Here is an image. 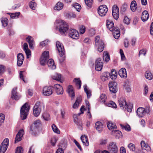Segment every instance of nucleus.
Segmentation results:
<instances>
[{"label":"nucleus","mask_w":153,"mask_h":153,"mask_svg":"<svg viewBox=\"0 0 153 153\" xmlns=\"http://www.w3.org/2000/svg\"><path fill=\"white\" fill-rule=\"evenodd\" d=\"M30 106L28 103L26 102L21 107L20 109V117L22 120L26 119L28 114Z\"/></svg>","instance_id":"obj_1"},{"label":"nucleus","mask_w":153,"mask_h":153,"mask_svg":"<svg viewBox=\"0 0 153 153\" xmlns=\"http://www.w3.org/2000/svg\"><path fill=\"white\" fill-rule=\"evenodd\" d=\"M45 107L44 104L40 102H37L33 107V113L35 117H38L40 114L42 108Z\"/></svg>","instance_id":"obj_2"},{"label":"nucleus","mask_w":153,"mask_h":153,"mask_svg":"<svg viewBox=\"0 0 153 153\" xmlns=\"http://www.w3.org/2000/svg\"><path fill=\"white\" fill-rule=\"evenodd\" d=\"M68 28V26L66 22L63 20H61L59 22V31L62 35H65Z\"/></svg>","instance_id":"obj_3"},{"label":"nucleus","mask_w":153,"mask_h":153,"mask_svg":"<svg viewBox=\"0 0 153 153\" xmlns=\"http://www.w3.org/2000/svg\"><path fill=\"white\" fill-rule=\"evenodd\" d=\"M104 43L100 39L99 36H97L95 38V45L97 48L98 51L101 52L104 50Z\"/></svg>","instance_id":"obj_4"},{"label":"nucleus","mask_w":153,"mask_h":153,"mask_svg":"<svg viewBox=\"0 0 153 153\" xmlns=\"http://www.w3.org/2000/svg\"><path fill=\"white\" fill-rule=\"evenodd\" d=\"M108 151L110 153H118V149L115 142H110L108 147Z\"/></svg>","instance_id":"obj_5"},{"label":"nucleus","mask_w":153,"mask_h":153,"mask_svg":"<svg viewBox=\"0 0 153 153\" xmlns=\"http://www.w3.org/2000/svg\"><path fill=\"white\" fill-rule=\"evenodd\" d=\"M41 123L39 120H37L35 121L30 127V133L32 134L35 135Z\"/></svg>","instance_id":"obj_6"},{"label":"nucleus","mask_w":153,"mask_h":153,"mask_svg":"<svg viewBox=\"0 0 153 153\" xmlns=\"http://www.w3.org/2000/svg\"><path fill=\"white\" fill-rule=\"evenodd\" d=\"M49 58V52L48 51H45L42 53V56L40 60L41 65H44L47 63V60Z\"/></svg>","instance_id":"obj_7"},{"label":"nucleus","mask_w":153,"mask_h":153,"mask_svg":"<svg viewBox=\"0 0 153 153\" xmlns=\"http://www.w3.org/2000/svg\"><path fill=\"white\" fill-rule=\"evenodd\" d=\"M98 13L99 15L101 16H104L108 11V8L105 5H102L100 6L98 10Z\"/></svg>","instance_id":"obj_8"},{"label":"nucleus","mask_w":153,"mask_h":153,"mask_svg":"<svg viewBox=\"0 0 153 153\" xmlns=\"http://www.w3.org/2000/svg\"><path fill=\"white\" fill-rule=\"evenodd\" d=\"M56 45L60 56H63L65 54V51L63 45L59 42L57 41Z\"/></svg>","instance_id":"obj_9"},{"label":"nucleus","mask_w":153,"mask_h":153,"mask_svg":"<svg viewBox=\"0 0 153 153\" xmlns=\"http://www.w3.org/2000/svg\"><path fill=\"white\" fill-rule=\"evenodd\" d=\"M69 35L71 38L75 39H78L79 36L78 31L74 29H70Z\"/></svg>","instance_id":"obj_10"},{"label":"nucleus","mask_w":153,"mask_h":153,"mask_svg":"<svg viewBox=\"0 0 153 153\" xmlns=\"http://www.w3.org/2000/svg\"><path fill=\"white\" fill-rule=\"evenodd\" d=\"M103 63L100 58H98L95 61V69L97 71H101L102 68Z\"/></svg>","instance_id":"obj_11"},{"label":"nucleus","mask_w":153,"mask_h":153,"mask_svg":"<svg viewBox=\"0 0 153 153\" xmlns=\"http://www.w3.org/2000/svg\"><path fill=\"white\" fill-rule=\"evenodd\" d=\"M117 83L115 82H111L109 83L108 86L110 91L111 92L115 93L117 91Z\"/></svg>","instance_id":"obj_12"},{"label":"nucleus","mask_w":153,"mask_h":153,"mask_svg":"<svg viewBox=\"0 0 153 153\" xmlns=\"http://www.w3.org/2000/svg\"><path fill=\"white\" fill-rule=\"evenodd\" d=\"M112 15L114 18L117 20L119 17V10L118 7L116 5L113 6Z\"/></svg>","instance_id":"obj_13"},{"label":"nucleus","mask_w":153,"mask_h":153,"mask_svg":"<svg viewBox=\"0 0 153 153\" xmlns=\"http://www.w3.org/2000/svg\"><path fill=\"white\" fill-rule=\"evenodd\" d=\"M24 134V130L22 129H21L18 131V133L16 135L15 141V143H18L19 141L21 140L22 137Z\"/></svg>","instance_id":"obj_14"},{"label":"nucleus","mask_w":153,"mask_h":153,"mask_svg":"<svg viewBox=\"0 0 153 153\" xmlns=\"http://www.w3.org/2000/svg\"><path fill=\"white\" fill-rule=\"evenodd\" d=\"M67 91L69 96L71 97V99H73L75 97V93L73 87L71 85H69L68 86L67 89Z\"/></svg>","instance_id":"obj_15"},{"label":"nucleus","mask_w":153,"mask_h":153,"mask_svg":"<svg viewBox=\"0 0 153 153\" xmlns=\"http://www.w3.org/2000/svg\"><path fill=\"white\" fill-rule=\"evenodd\" d=\"M43 94L45 96H49L52 94V88L51 86H45L43 89Z\"/></svg>","instance_id":"obj_16"},{"label":"nucleus","mask_w":153,"mask_h":153,"mask_svg":"<svg viewBox=\"0 0 153 153\" xmlns=\"http://www.w3.org/2000/svg\"><path fill=\"white\" fill-rule=\"evenodd\" d=\"M55 91L58 95L62 94L63 93V90L62 87L60 85L56 84L53 86Z\"/></svg>","instance_id":"obj_17"},{"label":"nucleus","mask_w":153,"mask_h":153,"mask_svg":"<svg viewBox=\"0 0 153 153\" xmlns=\"http://www.w3.org/2000/svg\"><path fill=\"white\" fill-rule=\"evenodd\" d=\"M24 57L22 53H19L17 55V65L20 66L22 64Z\"/></svg>","instance_id":"obj_18"},{"label":"nucleus","mask_w":153,"mask_h":153,"mask_svg":"<svg viewBox=\"0 0 153 153\" xmlns=\"http://www.w3.org/2000/svg\"><path fill=\"white\" fill-rule=\"evenodd\" d=\"M17 88L15 87L13 88L12 91L11 98L15 100H19L20 97V96L17 95L16 92Z\"/></svg>","instance_id":"obj_19"},{"label":"nucleus","mask_w":153,"mask_h":153,"mask_svg":"<svg viewBox=\"0 0 153 153\" xmlns=\"http://www.w3.org/2000/svg\"><path fill=\"white\" fill-rule=\"evenodd\" d=\"M26 41L28 43L29 46L31 49H33V45L34 43L33 38L31 36H29L26 38Z\"/></svg>","instance_id":"obj_20"},{"label":"nucleus","mask_w":153,"mask_h":153,"mask_svg":"<svg viewBox=\"0 0 153 153\" xmlns=\"http://www.w3.org/2000/svg\"><path fill=\"white\" fill-rule=\"evenodd\" d=\"M119 103L121 108L125 109V107L127 104L125 98L123 97H121L119 100Z\"/></svg>","instance_id":"obj_21"},{"label":"nucleus","mask_w":153,"mask_h":153,"mask_svg":"<svg viewBox=\"0 0 153 153\" xmlns=\"http://www.w3.org/2000/svg\"><path fill=\"white\" fill-rule=\"evenodd\" d=\"M137 113L139 117H143L145 115L144 108L142 107H139L137 110Z\"/></svg>","instance_id":"obj_22"},{"label":"nucleus","mask_w":153,"mask_h":153,"mask_svg":"<svg viewBox=\"0 0 153 153\" xmlns=\"http://www.w3.org/2000/svg\"><path fill=\"white\" fill-rule=\"evenodd\" d=\"M73 82L74 83L76 88L77 89H80L82 82L79 78H74Z\"/></svg>","instance_id":"obj_23"},{"label":"nucleus","mask_w":153,"mask_h":153,"mask_svg":"<svg viewBox=\"0 0 153 153\" xmlns=\"http://www.w3.org/2000/svg\"><path fill=\"white\" fill-rule=\"evenodd\" d=\"M106 25L107 27L111 31H113V30L115 29L114 23L112 21L107 20L106 21Z\"/></svg>","instance_id":"obj_24"},{"label":"nucleus","mask_w":153,"mask_h":153,"mask_svg":"<svg viewBox=\"0 0 153 153\" xmlns=\"http://www.w3.org/2000/svg\"><path fill=\"white\" fill-rule=\"evenodd\" d=\"M80 139L84 145L86 146H88L89 142L88 137L86 136L83 135L81 136Z\"/></svg>","instance_id":"obj_25"},{"label":"nucleus","mask_w":153,"mask_h":153,"mask_svg":"<svg viewBox=\"0 0 153 153\" xmlns=\"http://www.w3.org/2000/svg\"><path fill=\"white\" fill-rule=\"evenodd\" d=\"M119 74L122 78H126L127 77V74L126 70L125 68H121L119 71Z\"/></svg>","instance_id":"obj_26"},{"label":"nucleus","mask_w":153,"mask_h":153,"mask_svg":"<svg viewBox=\"0 0 153 153\" xmlns=\"http://www.w3.org/2000/svg\"><path fill=\"white\" fill-rule=\"evenodd\" d=\"M47 64L49 67L52 69H54L56 68V66L54 64V61L53 59H51L47 62Z\"/></svg>","instance_id":"obj_27"},{"label":"nucleus","mask_w":153,"mask_h":153,"mask_svg":"<svg viewBox=\"0 0 153 153\" xmlns=\"http://www.w3.org/2000/svg\"><path fill=\"white\" fill-rule=\"evenodd\" d=\"M112 31L113 32V34L114 37L116 39H118L120 36V32L119 29L115 28V29Z\"/></svg>","instance_id":"obj_28"},{"label":"nucleus","mask_w":153,"mask_h":153,"mask_svg":"<svg viewBox=\"0 0 153 153\" xmlns=\"http://www.w3.org/2000/svg\"><path fill=\"white\" fill-rule=\"evenodd\" d=\"M111 134L117 139L120 138L122 135V133L120 131L114 130L112 131Z\"/></svg>","instance_id":"obj_29"},{"label":"nucleus","mask_w":153,"mask_h":153,"mask_svg":"<svg viewBox=\"0 0 153 153\" xmlns=\"http://www.w3.org/2000/svg\"><path fill=\"white\" fill-rule=\"evenodd\" d=\"M149 18V14L146 10H144L142 13L141 17L142 20L143 22L147 21Z\"/></svg>","instance_id":"obj_30"},{"label":"nucleus","mask_w":153,"mask_h":153,"mask_svg":"<svg viewBox=\"0 0 153 153\" xmlns=\"http://www.w3.org/2000/svg\"><path fill=\"white\" fill-rule=\"evenodd\" d=\"M95 128L99 132H101L103 128V125L102 123L100 122H97L95 123Z\"/></svg>","instance_id":"obj_31"},{"label":"nucleus","mask_w":153,"mask_h":153,"mask_svg":"<svg viewBox=\"0 0 153 153\" xmlns=\"http://www.w3.org/2000/svg\"><path fill=\"white\" fill-rule=\"evenodd\" d=\"M140 145L142 148L148 151H149L151 150V148L150 147L146 144L144 141H142L140 142Z\"/></svg>","instance_id":"obj_32"},{"label":"nucleus","mask_w":153,"mask_h":153,"mask_svg":"<svg viewBox=\"0 0 153 153\" xmlns=\"http://www.w3.org/2000/svg\"><path fill=\"white\" fill-rule=\"evenodd\" d=\"M110 77V74L108 72H104L103 73L101 77V79L102 81H106Z\"/></svg>","instance_id":"obj_33"},{"label":"nucleus","mask_w":153,"mask_h":153,"mask_svg":"<svg viewBox=\"0 0 153 153\" xmlns=\"http://www.w3.org/2000/svg\"><path fill=\"white\" fill-rule=\"evenodd\" d=\"M82 101V97L80 96L76 98L75 102L73 105V107L74 108H77L81 102Z\"/></svg>","instance_id":"obj_34"},{"label":"nucleus","mask_w":153,"mask_h":153,"mask_svg":"<svg viewBox=\"0 0 153 153\" xmlns=\"http://www.w3.org/2000/svg\"><path fill=\"white\" fill-rule=\"evenodd\" d=\"M137 7V5L136 1H133L131 3L130 5V8L131 10L133 12H135Z\"/></svg>","instance_id":"obj_35"},{"label":"nucleus","mask_w":153,"mask_h":153,"mask_svg":"<svg viewBox=\"0 0 153 153\" xmlns=\"http://www.w3.org/2000/svg\"><path fill=\"white\" fill-rule=\"evenodd\" d=\"M63 7V4L59 1L56 4L54 7V9L55 10H60L62 9Z\"/></svg>","instance_id":"obj_36"},{"label":"nucleus","mask_w":153,"mask_h":153,"mask_svg":"<svg viewBox=\"0 0 153 153\" xmlns=\"http://www.w3.org/2000/svg\"><path fill=\"white\" fill-rule=\"evenodd\" d=\"M107 127L108 129L110 130H111L112 129H116L117 128V126L116 125L113 123L111 122H108L107 123Z\"/></svg>","instance_id":"obj_37"},{"label":"nucleus","mask_w":153,"mask_h":153,"mask_svg":"<svg viewBox=\"0 0 153 153\" xmlns=\"http://www.w3.org/2000/svg\"><path fill=\"white\" fill-rule=\"evenodd\" d=\"M110 57L109 54L107 51L104 52L103 54V59L106 62H108L110 59Z\"/></svg>","instance_id":"obj_38"},{"label":"nucleus","mask_w":153,"mask_h":153,"mask_svg":"<svg viewBox=\"0 0 153 153\" xmlns=\"http://www.w3.org/2000/svg\"><path fill=\"white\" fill-rule=\"evenodd\" d=\"M83 88L86 94L87 98L88 99L89 98L91 95V91L90 90L88 89L86 85H84Z\"/></svg>","instance_id":"obj_39"},{"label":"nucleus","mask_w":153,"mask_h":153,"mask_svg":"<svg viewBox=\"0 0 153 153\" xmlns=\"http://www.w3.org/2000/svg\"><path fill=\"white\" fill-rule=\"evenodd\" d=\"M1 20L2 26L4 27H5L7 25L8 23V21L7 18H2L1 19Z\"/></svg>","instance_id":"obj_40"},{"label":"nucleus","mask_w":153,"mask_h":153,"mask_svg":"<svg viewBox=\"0 0 153 153\" xmlns=\"http://www.w3.org/2000/svg\"><path fill=\"white\" fill-rule=\"evenodd\" d=\"M133 108V105L132 104L129 103V104L128 103L126 104V106L125 107V109L124 110H127L128 112H131L132 110V109Z\"/></svg>","instance_id":"obj_41"},{"label":"nucleus","mask_w":153,"mask_h":153,"mask_svg":"<svg viewBox=\"0 0 153 153\" xmlns=\"http://www.w3.org/2000/svg\"><path fill=\"white\" fill-rule=\"evenodd\" d=\"M117 74L116 71L113 69L111 71V74H110V77L113 80H114L117 78Z\"/></svg>","instance_id":"obj_42"},{"label":"nucleus","mask_w":153,"mask_h":153,"mask_svg":"<svg viewBox=\"0 0 153 153\" xmlns=\"http://www.w3.org/2000/svg\"><path fill=\"white\" fill-rule=\"evenodd\" d=\"M7 147L8 146H7V145L1 144L0 147V153H4L6 151Z\"/></svg>","instance_id":"obj_43"},{"label":"nucleus","mask_w":153,"mask_h":153,"mask_svg":"<svg viewBox=\"0 0 153 153\" xmlns=\"http://www.w3.org/2000/svg\"><path fill=\"white\" fill-rule=\"evenodd\" d=\"M145 77L149 80H151L152 79L153 76L150 72L147 71L146 73Z\"/></svg>","instance_id":"obj_44"},{"label":"nucleus","mask_w":153,"mask_h":153,"mask_svg":"<svg viewBox=\"0 0 153 153\" xmlns=\"http://www.w3.org/2000/svg\"><path fill=\"white\" fill-rule=\"evenodd\" d=\"M72 6L78 12H79L81 8V6L77 3L73 4L72 5Z\"/></svg>","instance_id":"obj_45"},{"label":"nucleus","mask_w":153,"mask_h":153,"mask_svg":"<svg viewBox=\"0 0 153 153\" xmlns=\"http://www.w3.org/2000/svg\"><path fill=\"white\" fill-rule=\"evenodd\" d=\"M52 78L53 79L60 81L61 80V75L60 74H56L55 75L53 76Z\"/></svg>","instance_id":"obj_46"},{"label":"nucleus","mask_w":153,"mask_h":153,"mask_svg":"<svg viewBox=\"0 0 153 153\" xmlns=\"http://www.w3.org/2000/svg\"><path fill=\"white\" fill-rule=\"evenodd\" d=\"M8 14L10 15V17L12 18H18L20 14V13L18 12L15 13H9Z\"/></svg>","instance_id":"obj_47"},{"label":"nucleus","mask_w":153,"mask_h":153,"mask_svg":"<svg viewBox=\"0 0 153 153\" xmlns=\"http://www.w3.org/2000/svg\"><path fill=\"white\" fill-rule=\"evenodd\" d=\"M100 99L101 102L105 103L106 99V96L105 94H102L100 96Z\"/></svg>","instance_id":"obj_48"},{"label":"nucleus","mask_w":153,"mask_h":153,"mask_svg":"<svg viewBox=\"0 0 153 153\" xmlns=\"http://www.w3.org/2000/svg\"><path fill=\"white\" fill-rule=\"evenodd\" d=\"M52 128L53 131L56 133L57 134H59L60 133V131L59 130L58 128L56 126L54 125L53 124L52 126Z\"/></svg>","instance_id":"obj_49"},{"label":"nucleus","mask_w":153,"mask_h":153,"mask_svg":"<svg viewBox=\"0 0 153 153\" xmlns=\"http://www.w3.org/2000/svg\"><path fill=\"white\" fill-rule=\"evenodd\" d=\"M29 6L31 9L35 10L36 7V4L33 1H32L30 3Z\"/></svg>","instance_id":"obj_50"},{"label":"nucleus","mask_w":153,"mask_h":153,"mask_svg":"<svg viewBox=\"0 0 153 153\" xmlns=\"http://www.w3.org/2000/svg\"><path fill=\"white\" fill-rule=\"evenodd\" d=\"M86 5L89 7H91L93 2V0H85Z\"/></svg>","instance_id":"obj_51"},{"label":"nucleus","mask_w":153,"mask_h":153,"mask_svg":"<svg viewBox=\"0 0 153 153\" xmlns=\"http://www.w3.org/2000/svg\"><path fill=\"white\" fill-rule=\"evenodd\" d=\"M128 147L130 150L132 151H134L135 150V145L132 143H129L128 146Z\"/></svg>","instance_id":"obj_52"},{"label":"nucleus","mask_w":153,"mask_h":153,"mask_svg":"<svg viewBox=\"0 0 153 153\" xmlns=\"http://www.w3.org/2000/svg\"><path fill=\"white\" fill-rule=\"evenodd\" d=\"M120 126L123 129H125L127 131H129L131 130L130 127L128 125L123 126L121 124Z\"/></svg>","instance_id":"obj_53"},{"label":"nucleus","mask_w":153,"mask_h":153,"mask_svg":"<svg viewBox=\"0 0 153 153\" xmlns=\"http://www.w3.org/2000/svg\"><path fill=\"white\" fill-rule=\"evenodd\" d=\"M108 106L109 107H111L113 108H117V105L113 101H111L108 104Z\"/></svg>","instance_id":"obj_54"},{"label":"nucleus","mask_w":153,"mask_h":153,"mask_svg":"<svg viewBox=\"0 0 153 153\" xmlns=\"http://www.w3.org/2000/svg\"><path fill=\"white\" fill-rule=\"evenodd\" d=\"M23 151V149L22 147H18L16 149L15 153H22Z\"/></svg>","instance_id":"obj_55"},{"label":"nucleus","mask_w":153,"mask_h":153,"mask_svg":"<svg viewBox=\"0 0 153 153\" xmlns=\"http://www.w3.org/2000/svg\"><path fill=\"white\" fill-rule=\"evenodd\" d=\"M5 67L2 65H0V76L5 71Z\"/></svg>","instance_id":"obj_56"},{"label":"nucleus","mask_w":153,"mask_h":153,"mask_svg":"<svg viewBox=\"0 0 153 153\" xmlns=\"http://www.w3.org/2000/svg\"><path fill=\"white\" fill-rule=\"evenodd\" d=\"M42 117L45 120H48L49 119V115L47 113H45L42 115Z\"/></svg>","instance_id":"obj_57"},{"label":"nucleus","mask_w":153,"mask_h":153,"mask_svg":"<svg viewBox=\"0 0 153 153\" xmlns=\"http://www.w3.org/2000/svg\"><path fill=\"white\" fill-rule=\"evenodd\" d=\"M27 56V58H29L31 56V51L29 49L24 50Z\"/></svg>","instance_id":"obj_58"},{"label":"nucleus","mask_w":153,"mask_h":153,"mask_svg":"<svg viewBox=\"0 0 153 153\" xmlns=\"http://www.w3.org/2000/svg\"><path fill=\"white\" fill-rule=\"evenodd\" d=\"M66 16L68 19H70L72 18H74L76 17L75 14L73 13L67 14Z\"/></svg>","instance_id":"obj_59"},{"label":"nucleus","mask_w":153,"mask_h":153,"mask_svg":"<svg viewBox=\"0 0 153 153\" xmlns=\"http://www.w3.org/2000/svg\"><path fill=\"white\" fill-rule=\"evenodd\" d=\"M85 28L84 26H81L79 28V32L81 34H83L85 32Z\"/></svg>","instance_id":"obj_60"},{"label":"nucleus","mask_w":153,"mask_h":153,"mask_svg":"<svg viewBox=\"0 0 153 153\" xmlns=\"http://www.w3.org/2000/svg\"><path fill=\"white\" fill-rule=\"evenodd\" d=\"M123 22L124 23L128 25L130 23V20L127 17L125 16L124 18Z\"/></svg>","instance_id":"obj_61"},{"label":"nucleus","mask_w":153,"mask_h":153,"mask_svg":"<svg viewBox=\"0 0 153 153\" xmlns=\"http://www.w3.org/2000/svg\"><path fill=\"white\" fill-rule=\"evenodd\" d=\"M145 114H149L150 111V108L149 106H146L144 108Z\"/></svg>","instance_id":"obj_62"},{"label":"nucleus","mask_w":153,"mask_h":153,"mask_svg":"<svg viewBox=\"0 0 153 153\" xmlns=\"http://www.w3.org/2000/svg\"><path fill=\"white\" fill-rule=\"evenodd\" d=\"M146 50L145 49H143L141 50L139 53V55L140 56V55L143 54L144 56H145L146 54Z\"/></svg>","instance_id":"obj_63"},{"label":"nucleus","mask_w":153,"mask_h":153,"mask_svg":"<svg viewBox=\"0 0 153 153\" xmlns=\"http://www.w3.org/2000/svg\"><path fill=\"white\" fill-rule=\"evenodd\" d=\"M56 141L57 139L56 138H52L51 140V143L53 146H55Z\"/></svg>","instance_id":"obj_64"}]
</instances>
